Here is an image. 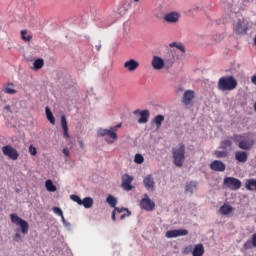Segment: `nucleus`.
<instances>
[{"instance_id":"f03ea898","label":"nucleus","mask_w":256,"mask_h":256,"mask_svg":"<svg viewBox=\"0 0 256 256\" xmlns=\"http://www.w3.org/2000/svg\"><path fill=\"white\" fill-rule=\"evenodd\" d=\"M172 156L174 165L183 167V163H185V144L180 143L178 148H173Z\"/></svg>"},{"instance_id":"4c0bfd02","label":"nucleus","mask_w":256,"mask_h":256,"mask_svg":"<svg viewBox=\"0 0 256 256\" xmlns=\"http://www.w3.org/2000/svg\"><path fill=\"white\" fill-rule=\"evenodd\" d=\"M170 47H176L177 49H179L182 53H185V46H183V44H177L175 42H172L170 44Z\"/></svg>"},{"instance_id":"7ed1b4c3","label":"nucleus","mask_w":256,"mask_h":256,"mask_svg":"<svg viewBox=\"0 0 256 256\" xmlns=\"http://www.w3.org/2000/svg\"><path fill=\"white\" fill-rule=\"evenodd\" d=\"M117 131V128H110V129H103L100 128L98 130V137H109V139H105L106 143H108V145H111L113 143H115V141H117V133L115 132Z\"/></svg>"},{"instance_id":"c756f323","label":"nucleus","mask_w":256,"mask_h":256,"mask_svg":"<svg viewBox=\"0 0 256 256\" xmlns=\"http://www.w3.org/2000/svg\"><path fill=\"white\" fill-rule=\"evenodd\" d=\"M82 205L85 207V209H91L93 207V198L86 197L82 200Z\"/></svg>"},{"instance_id":"864d4df0","label":"nucleus","mask_w":256,"mask_h":256,"mask_svg":"<svg viewBox=\"0 0 256 256\" xmlns=\"http://www.w3.org/2000/svg\"><path fill=\"white\" fill-rule=\"evenodd\" d=\"M135 2H138L139 0H134Z\"/></svg>"},{"instance_id":"0eeeda50","label":"nucleus","mask_w":256,"mask_h":256,"mask_svg":"<svg viewBox=\"0 0 256 256\" xmlns=\"http://www.w3.org/2000/svg\"><path fill=\"white\" fill-rule=\"evenodd\" d=\"M224 185L228 187V189H231V191H237L238 189H241V180L235 178V177H226L224 179Z\"/></svg>"},{"instance_id":"603ef678","label":"nucleus","mask_w":256,"mask_h":256,"mask_svg":"<svg viewBox=\"0 0 256 256\" xmlns=\"http://www.w3.org/2000/svg\"><path fill=\"white\" fill-rule=\"evenodd\" d=\"M173 65V62H170V66Z\"/></svg>"},{"instance_id":"dca6fc26","label":"nucleus","mask_w":256,"mask_h":256,"mask_svg":"<svg viewBox=\"0 0 256 256\" xmlns=\"http://www.w3.org/2000/svg\"><path fill=\"white\" fill-rule=\"evenodd\" d=\"M134 115H140V118L138 119V123L140 124H144L149 121V110H135Z\"/></svg>"},{"instance_id":"f257e3e1","label":"nucleus","mask_w":256,"mask_h":256,"mask_svg":"<svg viewBox=\"0 0 256 256\" xmlns=\"http://www.w3.org/2000/svg\"><path fill=\"white\" fill-rule=\"evenodd\" d=\"M237 85V79L233 76L221 77L217 83L219 91H233L237 89Z\"/></svg>"},{"instance_id":"a211bd4d","label":"nucleus","mask_w":256,"mask_h":256,"mask_svg":"<svg viewBox=\"0 0 256 256\" xmlns=\"http://www.w3.org/2000/svg\"><path fill=\"white\" fill-rule=\"evenodd\" d=\"M124 69L130 72L137 71L139 69V62L135 59H130L124 63Z\"/></svg>"},{"instance_id":"e433bc0d","label":"nucleus","mask_w":256,"mask_h":256,"mask_svg":"<svg viewBox=\"0 0 256 256\" xmlns=\"http://www.w3.org/2000/svg\"><path fill=\"white\" fill-rule=\"evenodd\" d=\"M134 161L138 164L141 165L145 161V158H143V155L141 154H136L134 157Z\"/></svg>"},{"instance_id":"3c124183","label":"nucleus","mask_w":256,"mask_h":256,"mask_svg":"<svg viewBox=\"0 0 256 256\" xmlns=\"http://www.w3.org/2000/svg\"><path fill=\"white\" fill-rule=\"evenodd\" d=\"M119 127H121V124H118V125L116 126V129H119Z\"/></svg>"},{"instance_id":"393cba45","label":"nucleus","mask_w":256,"mask_h":256,"mask_svg":"<svg viewBox=\"0 0 256 256\" xmlns=\"http://www.w3.org/2000/svg\"><path fill=\"white\" fill-rule=\"evenodd\" d=\"M245 187L247 191H256V179L246 180Z\"/></svg>"},{"instance_id":"37998d69","label":"nucleus","mask_w":256,"mask_h":256,"mask_svg":"<svg viewBox=\"0 0 256 256\" xmlns=\"http://www.w3.org/2000/svg\"><path fill=\"white\" fill-rule=\"evenodd\" d=\"M63 135H64L65 139H69V128H66L63 130Z\"/></svg>"},{"instance_id":"412c9836","label":"nucleus","mask_w":256,"mask_h":256,"mask_svg":"<svg viewBox=\"0 0 256 256\" xmlns=\"http://www.w3.org/2000/svg\"><path fill=\"white\" fill-rule=\"evenodd\" d=\"M205 255V247L203 244H196L192 251V256H203Z\"/></svg>"},{"instance_id":"c03bdc74","label":"nucleus","mask_w":256,"mask_h":256,"mask_svg":"<svg viewBox=\"0 0 256 256\" xmlns=\"http://www.w3.org/2000/svg\"><path fill=\"white\" fill-rule=\"evenodd\" d=\"M62 153H64L65 157H69V149L68 148H64L62 150Z\"/></svg>"},{"instance_id":"1a4fd4ad","label":"nucleus","mask_w":256,"mask_h":256,"mask_svg":"<svg viewBox=\"0 0 256 256\" xmlns=\"http://www.w3.org/2000/svg\"><path fill=\"white\" fill-rule=\"evenodd\" d=\"M143 185L147 191H155V178L152 174L143 177Z\"/></svg>"},{"instance_id":"49530a36","label":"nucleus","mask_w":256,"mask_h":256,"mask_svg":"<svg viewBox=\"0 0 256 256\" xmlns=\"http://www.w3.org/2000/svg\"><path fill=\"white\" fill-rule=\"evenodd\" d=\"M79 143H80L81 149H85V144L83 143V141H80Z\"/></svg>"},{"instance_id":"f704fd0d","label":"nucleus","mask_w":256,"mask_h":256,"mask_svg":"<svg viewBox=\"0 0 256 256\" xmlns=\"http://www.w3.org/2000/svg\"><path fill=\"white\" fill-rule=\"evenodd\" d=\"M70 199L77 203L78 205H83V200H81V198L78 195L72 194L70 196Z\"/></svg>"},{"instance_id":"a18cd8bd","label":"nucleus","mask_w":256,"mask_h":256,"mask_svg":"<svg viewBox=\"0 0 256 256\" xmlns=\"http://www.w3.org/2000/svg\"><path fill=\"white\" fill-rule=\"evenodd\" d=\"M190 249L188 247L184 248L183 253L184 255L189 254Z\"/></svg>"},{"instance_id":"39448f33","label":"nucleus","mask_w":256,"mask_h":256,"mask_svg":"<svg viewBox=\"0 0 256 256\" xmlns=\"http://www.w3.org/2000/svg\"><path fill=\"white\" fill-rule=\"evenodd\" d=\"M233 30L236 35H246L247 31H249V22L244 18L239 19L237 23L234 24Z\"/></svg>"},{"instance_id":"ddd939ff","label":"nucleus","mask_w":256,"mask_h":256,"mask_svg":"<svg viewBox=\"0 0 256 256\" xmlns=\"http://www.w3.org/2000/svg\"><path fill=\"white\" fill-rule=\"evenodd\" d=\"M185 235H189V231L185 229L169 230L166 232V237L168 239H173L175 237H183Z\"/></svg>"},{"instance_id":"ea45409f","label":"nucleus","mask_w":256,"mask_h":256,"mask_svg":"<svg viewBox=\"0 0 256 256\" xmlns=\"http://www.w3.org/2000/svg\"><path fill=\"white\" fill-rule=\"evenodd\" d=\"M52 210L55 213V215H58L59 217H63V210H61V208L53 207Z\"/></svg>"},{"instance_id":"7c9ffc66","label":"nucleus","mask_w":256,"mask_h":256,"mask_svg":"<svg viewBox=\"0 0 256 256\" xmlns=\"http://www.w3.org/2000/svg\"><path fill=\"white\" fill-rule=\"evenodd\" d=\"M13 87V83H8L4 88V93H7L8 95H15V93H17V90L13 89Z\"/></svg>"},{"instance_id":"a878e982","label":"nucleus","mask_w":256,"mask_h":256,"mask_svg":"<svg viewBox=\"0 0 256 256\" xmlns=\"http://www.w3.org/2000/svg\"><path fill=\"white\" fill-rule=\"evenodd\" d=\"M252 247H256V233L252 235L251 240H247L244 243V249H251Z\"/></svg>"},{"instance_id":"4468645a","label":"nucleus","mask_w":256,"mask_h":256,"mask_svg":"<svg viewBox=\"0 0 256 256\" xmlns=\"http://www.w3.org/2000/svg\"><path fill=\"white\" fill-rule=\"evenodd\" d=\"M151 65L156 71H161L165 67V60L159 56H153Z\"/></svg>"},{"instance_id":"aec40b11","label":"nucleus","mask_w":256,"mask_h":256,"mask_svg":"<svg viewBox=\"0 0 256 256\" xmlns=\"http://www.w3.org/2000/svg\"><path fill=\"white\" fill-rule=\"evenodd\" d=\"M164 21L167 23H177L179 21V15L175 12H170L164 16Z\"/></svg>"},{"instance_id":"bb28decb","label":"nucleus","mask_w":256,"mask_h":256,"mask_svg":"<svg viewBox=\"0 0 256 256\" xmlns=\"http://www.w3.org/2000/svg\"><path fill=\"white\" fill-rule=\"evenodd\" d=\"M46 119L51 123V125H55V116H53V112H51V109L49 107H46Z\"/></svg>"},{"instance_id":"a19ab883","label":"nucleus","mask_w":256,"mask_h":256,"mask_svg":"<svg viewBox=\"0 0 256 256\" xmlns=\"http://www.w3.org/2000/svg\"><path fill=\"white\" fill-rule=\"evenodd\" d=\"M28 151H29L30 155H32L33 157H35V155H37V148H35L33 145L29 146Z\"/></svg>"},{"instance_id":"473e14b6","label":"nucleus","mask_w":256,"mask_h":256,"mask_svg":"<svg viewBox=\"0 0 256 256\" xmlns=\"http://www.w3.org/2000/svg\"><path fill=\"white\" fill-rule=\"evenodd\" d=\"M45 65V61L41 58H38L34 61V70L39 71V69H43V66Z\"/></svg>"},{"instance_id":"9d476101","label":"nucleus","mask_w":256,"mask_h":256,"mask_svg":"<svg viewBox=\"0 0 256 256\" xmlns=\"http://www.w3.org/2000/svg\"><path fill=\"white\" fill-rule=\"evenodd\" d=\"M140 207L144 209V211H153V209H155V202L146 194L145 198H142L140 201Z\"/></svg>"},{"instance_id":"6e6552de","label":"nucleus","mask_w":256,"mask_h":256,"mask_svg":"<svg viewBox=\"0 0 256 256\" xmlns=\"http://www.w3.org/2000/svg\"><path fill=\"white\" fill-rule=\"evenodd\" d=\"M2 153L6 157H9V159H12V161H17V159H19V152H17L11 145L2 147Z\"/></svg>"},{"instance_id":"2f4dec72","label":"nucleus","mask_w":256,"mask_h":256,"mask_svg":"<svg viewBox=\"0 0 256 256\" xmlns=\"http://www.w3.org/2000/svg\"><path fill=\"white\" fill-rule=\"evenodd\" d=\"M22 41H25V43H29L31 39H33V36L31 34H27V30H21L20 32Z\"/></svg>"},{"instance_id":"8fccbe9b","label":"nucleus","mask_w":256,"mask_h":256,"mask_svg":"<svg viewBox=\"0 0 256 256\" xmlns=\"http://www.w3.org/2000/svg\"><path fill=\"white\" fill-rule=\"evenodd\" d=\"M60 217L62 219V222L65 223V216H63V214H62V216H60Z\"/></svg>"},{"instance_id":"b1692460","label":"nucleus","mask_w":256,"mask_h":256,"mask_svg":"<svg viewBox=\"0 0 256 256\" xmlns=\"http://www.w3.org/2000/svg\"><path fill=\"white\" fill-rule=\"evenodd\" d=\"M214 156L216 159H226V157H229V151L228 150H216L214 151Z\"/></svg>"},{"instance_id":"c9c22d12","label":"nucleus","mask_w":256,"mask_h":256,"mask_svg":"<svg viewBox=\"0 0 256 256\" xmlns=\"http://www.w3.org/2000/svg\"><path fill=\"white\" fill-rule=\"evenodd\" d=\"M114 211L116 213H123V211H126L127 213V217H131V211H129V208H118V207H114Z\"/></svg>"},{"instance_id":"4be33fe9","label":"nucleus","mask_w":256,"mask_h":256,"mask_svg":"<svg viewBox=\"0 0 256 256\" xmlns=\"http://www.w3.org/2000/svg\"><path fill=\"white\" fill-rule=\"evenodd\" d=\"M185 191L186 193H190V195H193V192L197 191V182L190 181L186 183Z\"/></svg>"},{"instance_id":"cd10ccee","label":"nucleus","mask_w":256,"mask_h":256,"mask_svg":"<svg viewBox=\"0 0 256 256\" xmlns=\"http://www.w3.org/2000/svg\"><path fill=\"white\" fill-rule=\"evenodd\" d=\"M45 187L50 193H55V191H57V186H55L51 180H46Z\"/></svg>"},{"instance_id":"72a5a7b5","label":"nucleus","mask_w":256,"mask_h":256,"mask_svg":"<svg viewBox=\"0 0 256 256\" xmlns=\"http://www.w3.org/2000/svg\"><path fill=\"white\" fill-rule=\"evenodd\" d=\"M106 202L110 207H117V198L113 197V195L109 194L106 198Z\"/></svg>"},{"instance_id":"423d86ee","label":"nucleus","mask_w":256,"mask_h":256,"mask_svg":"<svg viewBox=\"0 0 256 256\" xmlns=\"http://www.w3.org/2000/svg\"><path fill=\"white\" fill-rule=\"evenodd\" d=\"M243 136L241 134H234L233 136H229L227 139L223 140L220 143V149H224L227 151H231L233 149V141H237V139H242Z\"/></svg>"},{"instance_id":"f8f14e48","label":"nucleus","mask_w":256,"mask_h":256,"mask_svg":"<svg viewBox=\"0 0 256 256\" xmlns=\"http://www.w3.org/2000/svg\"><path fill=\"white\" fill-rule=\"evenodd\" d=\"M211 171H216L218 173H223L227 169V165L223 163L221 160H214L209 165Z\"/></svg>"},{"instance_id":"58836bf2","label":"nucleus","mask_w":256,"mask_h":256,"mask_svg":"<svg viewBox=\"0 0 256 256\" xmlns=\"http://www.w3.org/2000/svg\"><path fill=\"white\" fill-rule=\"evenodd\" d=\"M61 126L62 130L69 129V126L67 125V118L65 116L61 117Z\"/></svg>"},{"instance_id":"f3484780","label":"nucleus","mask_w":256,"mask_h":256,"mask_svg":"<svg viewBox=\"0 0 256 256\" xmlns=\"http://www.w3.org/2000/svg\"><path fill=\"white\" fill-rule=\"evenodd\" d=\"M253 145H255V140H242L238 143L239 149H242L243 151H251L253 149Z\"/></svg>"},{"instance_id":"9b49d317","label":"nucleus","mask_w":256,"mask_h":256,"mask_svg":"<svg viewBox=\"0 0 256 256\" xmlns=\"http://www.w3.org/2000/svg\"><path fill=\"white\" fill-rule=\"evenodd\" d=\"M133 176L129 175V174H124L122 175V184L121 187L122 189H124V191H132L133 190V186L131 185V183H133Z\"/></svg>"},{"instance_id":"09e8293b","label":"nucleus","mask_w":256,"mask_h":256,"mask_svg":"<svg viewBox=\"0 0 256 256\" xmlns=\"http://www.w3.org/2000/svg\"><path fill=\"white\" fill-rule=\"evenodd\" d=\"M125 217H128V216H127V213H126V214H122V215L120 216L121 221H123V219H125Z\"/></svg>"},{"instance_id":"20e7f679","label":"nucleus","mask_w":256,"mask_h":256,"mask_svg":"<svg viewBox=\"0 0 256 256\" xmlns=\"http://www.w3.org/2000/svg\"><path fill=\"white\" fill-rule=\"evenodd\" d=\"M10 219L11 223H14V225L21 228V233H23V235H27V233H29L28 221L21 219L17 214H11Z\"/></svg>"},{"instance_id":"6ab92c4d","label":"nucleus","mask_w":256,"mask_h":256,"mask_svg":"<svg viewBox=\"0 0 256 256\" xmlns=\"http://www.w3.org/2000/svg\"><path fill=\"white\" fill-rule=\"evenodd\" d=\"M235 159L238 163H247L249 159V154L245 151H236L235 152Z\"/></svg>"},{"instance_id":"5701e85b","label":"nucleus","mask_w":256,"mask_h":256,"mask_svg":"<svg viewBox=\"0 0 256 256\" xmlns=\"http://www.w3.org/2000/svg\"><path fill=\"white\" fill-rule=\"evenodd\" d=\"M219 211L221 215H230V213H233V207L229 204H223Z\"/></svg>"},{"instance_id":"2eb2a0df","label":"nucleus","mask_w":256,"mask_h":256,"mask_svg":"<svg viewBox=\"0 0 256 256\" xmlns=\"http://www.w3.org/2000/svg\"><path fill=\"white\" fill-rule=\"evenodd\" d=\"M195 99V91L186 90L182 97V103L184 105H191V102Z\"/></svg>"},{"instance_id":"c85d7f7f","label":"nucleus","mask_w":256,"mask_h":256,"mask_svg":"<svg viewBox=\"0 0 256 256\" xmlns=\"http://www.w3.org/2000/svg\"><path fill=\"white\" fill-rule=\"evenodd\" d=\"M165 121V116L159 114L153 119V123H155L156 127L159 129L163 122Z\"/></svg>"},{"instance_id":"de8ad7c7","label":"nucleus","mask_w":256,"mask_h":256,"mask_svg":"<svg viewBox=\"0 0 256 256\" xmlns=\"http://www.w3.org/2000/svg\"><path fill=\"white\" fill-rule=\"evenodd\" d=\"M116 217H115V210H113V212H112V220H114V221H116Z\"/></svg>"},{"instance_id":"79ce46f5","label":"nucleus","mask_w":256,"mask_h":256,"mask_svg":"<svg viewBox=\"0 0 256 256\" xmlns=\"http://www.w3.org/2000/svg\"><path fill=\"white\" fill-rule=\"evenodd\" d=\"M14 241H16V243H19V241H21V234L20 233H16L13 237Z\"/></svg>"}]
</instances>
